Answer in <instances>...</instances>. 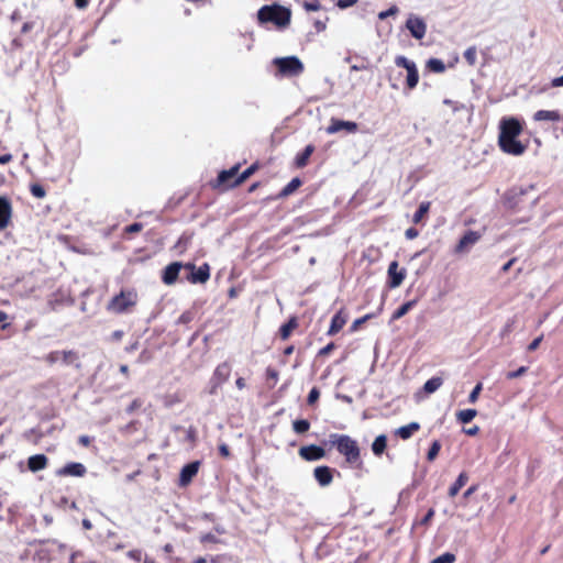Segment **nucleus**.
Instances as JSON below:
<instances>
[{
	"mask_svg": "<svg viewBox=\"0 0 563 563\" xmlns=\"http://www.w3.org/2000/svg\"><path fill=\"white\" fill-rule=\"evenodd\" d=\"M279 373L274 367L268 366L266 368V380L272 383V386H275L278 382Z\"/></svg>",
	"mask_w": 563,
	"mask_h": 563,
	"instance_id": "obj_43",
	"label": "nucleus"
},
{
	"mask_svg": "<svg viewBox=\"0 0 563 563\" xmlns=\"http://www.w3.org/2000/svg\"><path fill=\"white\" fill-rule=\"evenodd\" d=\"M418 234H419V232L415 228H409L405 232L406 238L409 239V240H412V239L417 238Z\"/></svg>",
	"mask_w": 563,
	"mask_h": 563,
	"instance_id": "obj_60",
	"label": "nucleus"
},
{
	"mask_svg": "<svg viewBox=\"0 0 563 563\" xmlns=\"http://www.w3.org/2000/svg\"><path fill=\"white\" fill-rule=\"evenodd\" d=\"M30 192L32 194V196L38 199H42L46 196L45 188L38 183H33L30 185Z\"/></svg>",
	"mask_w": 563,
	"mask_h": 563,
	"instance_id": "obj_41",
	"label": "nucleus"
},
{
	"mask_svg": "<svg viewBox=\"0 0 563 563\" xmlns=\"http://www.w3.org/2000/svg\"><path fill=\"white\" fill-rule=\"evenodd\" d=\"M417 302H418L417 299H412V300H409V301L402 303L399 308H397L393 312L391 321H396V320L402 318L404 316H406L417 305Z\"/></svg>",
	"mask_w": 563,
	"mask_h": 563,
	"instance_id": "obj_31",
	"label": "nucleus"
},
{
	"mask_svg": "<svg viewBox=\"0 0 563 563\" xmlns=\"http://www.w3.org/2000/svg\"><path fill=\"white\" fill-rule=\"evenodd\" d=\"M319 397H320L319 388L312 387L307 397L308 405H310V406L314 405L319 400Z\"/></svg>",
	"mask_w": 563,
	"mask_h": 563,
	"instance_id": "obj_44",
	"label": "nucleus"
},
{
	"mask_svg": "<svg viewBox=\"0 0 563 563\" xmlns=\"http://www.w3.org/2000/svg\"><path fill=\"white\" fill-rule=\"evenodd\" d=\"M455 561V555L452 553H444L437 559H434L431 563H453Z\"/></svg>",
	"mask_w": 563,
	"mask_h": 563,
	"instance_id": "obj_47",
	"label": "nucleus"
},
{
	"mask_svg": "<svg viewBox=\"0 0 563 563\" xmlns=\"http://www.w3.org/2000/svg\"><path fill=\"white\" fill-rule=\"evenodd\" d=\"M527 371H528V367H526V366H521V367H519L517 371L508 372V373L506 374V378H507V379H515V378H517V377H519V376H521V375L526 374V373H527Z\"/></svg>",
	"mask_w": 563,
	"mask_h": 563,
	"instance_id": "obj_50",
	"label": "nucleus"
},
{
	"mask_svg": "<svg viewBox=\"0 0 563 563\" xmlns=\"http://www.w3.org/2000/svg\"><path fill=\"white\" fill-rule=\"evenodd\" d=\"M191 238H192V234L183 233L179 236L177 243L175 244V249H177L180 254L186 252L188 246L191 243Z\"/></svg>",
	"mask_w": 563,
	"mask_h": 563,
	"instance_id": "obj_36",
	"label": "nucleus"
},
{
	"mask_svg": "<svg viewBox=\"0 0 563 563\" xmlns=\"http://www.w3.org/2000/svg\"><path fill=\"white\" fill-rule=\"evenodd\" d=\"M335 347L336 346H335L334 342H330L325 346H323L322 349H320L318 351L317 356L318 357H324V356L329 355L332 351H334Z\"/></svg>",
	"mask_w": 563,
	"mask_h": 563,
	"instance_id": "obj_49",
	"label": "nucleus"
},
{
	"mask_svg": "<svg viewBox=\"0 0 563 563\" xmlns=\"http://www.w3.org/2000/svg\"><path fill=\"white\" fill-rule=\"evenodd\" d=\"M240 168L241 164L238 163L229 169L221 170L218 174L217 179L211 183L212 188L232 189L240 186L260 169V163H253L241 174H239Z\"/></svg>",
	"mask_w": 563,
	"mask_h": 563,
	"instance_id": "obj_3",
	"label": "nucleus"
},
{
	"mask_svg": "<svg viewBox=\"0 0 563 563\" xmlns=\"http://www.w3.org/2000/svg\"><path fill=\"white\" fill-rule=\"evenodd\" d=\"M328 20H329V18H325L324 21H321V20L314 21L313 25L318 33L323 32L325 30Z\"/></svg>",
	"mask_w": 563,
	"mask_h": 563,
	"instance_id": "obj_54",
	"label": "nucleus"
},
{
	"mask_svg": "<svg viewBox=\"0 0 563 563\" xmlns=\"http://www.w3.org/2000/svg\"><path fill=\"white\" fill-rule=\"evenodd\" d=\"M533 120L536 122L548 121L556 123L562 120V115L559 110H538L533 114Z\"/></svg>",
	"mask_w": 563,
	"mask_h": 563,
	"instance_id": "obj_24",
	"label": "nucleus"
},
{
	"mask_svg": "<svg viewBox=\"0 0 563 563\" xmlns=\"http://www.w3.org/2000/svg\"><path fill=\"white\" fill-rule=\"evenodd\" d=\"M542 340H543V335H540V336L536 338V339H534V340H533V341L528 345V351H529V352L536 351V350L539 347V345H540V343L542 342Z\"/></svg>",
	"mask_w": 563,
	"mask_h": 563,
	"instance_id": "obj_55",
	"label": "nucleus"
},
{
	"mask_svg": "<svg viewBox=\"0 0 563 563\" xmlns=\"http://www.w3.org/2000/svg\"><path fill=\"white\" fill-rule=\"evenodd\" d=\"M552 87H563V75L556 78H553L551 81Z\"/></svg>",
	"mask_w": 563,
	"mask_h": 563,
	"instance_id": "obj_63",
	"label": "nucleus"
},
{
	"mask_svg": "<svg viewBox=\"0 0 563 563\" xmlns=\"http://www.w3.org/2000/svg\"><path fill=\"white\" fill-rule=\"evenodd\" d=\"M275 64L278 71L287 76H297L303 70L302 63L296 56L276 58Z\"/></svg>",
	"mask_w": 563,
	"mask_h": 563,
	"instance_id": "obj_8",
	"label": "nucleus"
},
{
	"mask_svg": "<svg viewBox=\"0 0 563 563\" xmlns=\"http://www.w3.org/2000/svg\"><path fill=\"white\" fill-rule=\"evenodd\" d=\"M347 319H349V314L347 312L345 311L344 308H341L331 319V323H330V327L328 329V332L327 334L330 335V336H333L335 335L336 333H339L343 328L344 325L346 324L347 322Z\"/></svg>",
	"mask_w": 563,
	"mask_h": 563,
	"instance_id": "obj_17",
	"label": "nucleus"
},
{
	"mask_svg": "<svg viewBox=\"0 0 563 563\" xmlns=\"http://www.w3.org/2000/svg\"><path fill=\"white\" fill-rule=\"evenodd\" d=\"M434 509L433 508H430L427 514L423 516V518L421 519L420 523L421 525H429V522L432 520V518L434 517Z\"/></svg>",
	"mask_w": 563,
	"mask_h": 563,
	"instance_id": "obj_52",
	"label": "nucleus"
},
{
	"mask_svg": "<svg viewBox=\"0 0 563 563\" xmlns=\"http://www.w3.org/2000/svg\"><path fill=\"white\" fill-rule=\"evenodd\" d=\"M196 312L194 310L184 311L177 319V324H188L195 319Z\"/></svg>",
	"mask_w": 563,
	"mask_h": 563,
	"instance_id": "obj_42",
	"label": "nucleus"
},
{
	"mask_svg": "<svg viewBox=\"0 0 563 563\" xmlns=\"http://www.w3.org/2000/svg\"><path fill=\"white\" fill-rule=\"evenodd\" d=\"M442 384L443 380L441 377H431L424 383L423 389L427 394H432L435 390H438L442 386Z\"/></svg>",
	"mask_w": 563,
	"mask_h": 563,
	"instance_id": "obj_35",
	"label": "nucleus"
},
{
	"mask_svg": "<svg viewBox=\"0 0 563 563\" xmlns=\"http://www.w3.org/2000/svg\"><path fill=\"white\" fill-rule=\"evenodd\" d=\"M313 476L322 487L328 486L333 481V470L327 465L317 466L313 470Z\"/></svg>",
	"mask_w": 563,
	"mask_h": 563,
	"instance_id": "obj_20",
	"label": "nucleus"
},
{
	"mask_svg": "<svg viewBox=\"0 0 563 563\" xmlns=\"http://www.w3.org/2000/svg\"><path fill=\"white\" fill-rule=\"evenodd\" d=\"M257 22L261 25L272 23L278 30L287 29L291 22V10L278 3L263 5L257 11Z\"/></svg>",
	"mask_w": 563,
	"mask_h": 563,
	"instance_id": "obj_4",
	"label": "nucleus"
},
{
	"mask_svg": "<svg viewBox=\"0 0 563 563\" xmlns=\"http://www.w3.org/2000/svg\"><path fill=\"white\" fill-rule=\"evenodd\" d=\"M483 389V384L482 383H477L476 386L473 388V390L471 391L470 396H468V401L471 404H475L478 399V396L481 394Z\"/></svg>",
	"mask_w": 563,
	"mask_h": 563,
	"instance_id": "obj_45",
	"label": "nucleus"
},
{
	"mask_svg": "<svg viewBox=\"0 0 563 563\" xmlns=\"http://www.w3.org/2000/svg\"><path fill=\"white\" fill-rule=\"evenodd\" d=\"M139 302V294L135 288L121 289L107 303V311L114 314L131 313Z\"/></svg>",
	"mask_w": 563,
	"mask_h": 563,
	"instance_id": "obj_6",
	"label": "nucleus"
},
{
	"mask_svg": "<svg viewBox=\"0 0 563 563\" xmlns=\"http://www.w3.org/2000/svg\"><path fill=\"white\" fill-rule=\"evenodd\" d=\"M477 416L476 409H463L456 412V419L461 423H468Z\"/></svg>",
	"mask_w": 563,
	"mask_h": 563,
	"instance_id": "obj_34",
	"label": "nucleus"
},
{
	"mask_svg": "<svg viewBox=\"0 0 563 563\" xmlns=\"http://www.w3.org/2000/svg\"><path fill=\"white\" fill-rule=\"evenodd\" d=\"M141 406H142V400H140V399H134V400L130 404V406L128 407L126 411H128L129 413H132V412H134L136 409H139Z\"/></svg>",
	"mask_w": 563,
	"mask_h": 563,
	"instance_id": "obj_57",
	"label": "nucleus"
},
{
	"mask_svg": "<svg viewBox=\"0 0 563 563\" xmlns=\"http://www.w3.org/2000/svg\"><path fill=\"white\" fill-rule=\"evenodd\" d=\"M302 8L306 10V11H319L321 10L322 5L319 1H305L302 3Z\"/></svg>",
	"mask_w": 563,
	"mask_h": 563,
	"instance_id": "obj_48",
	"label": "nucleus"
},
{
	"mask_svg": "<svg viewBox=\"0 0 563 563\" xmlns=\"http://www.w3.org/2000/svg\"><path fill=\"white\" fill-rule=\"evenodd\" d=\"M371 318H372V314H365V316L354 320L352 325H351V328H350V331L351 332H356L361 328V325L364 322H366L368 319H371Z\"/></svg>",
	"mask_w": 563,
	"mask_h": 563,
	"instance_id": "obj_46",
	"label": "nucleus"
},
{
	"mask_svg": "<svg viewBox=\"0 0 563 563\" xmlns=\"http://www.w3.org/2000/svg\"><path fill=\"white\" fill-rule=\"evenodd\" d=\"M78 442L79 444H81L82 446H89L90 445V442H91V439L88 437V435H80L78 438Z\"/></svg>",
	"mask_w": 563,
	"mask_h": 563,
	"instance_id": "obj_61",
	"label": "nucleus"
},
{
	"mask_svg": "<svg viewBox=\"0 0 563 563\" xmlns=\"http://www.w3.org/2000/svg\"><path fill=\"white\" fill-rule=\"evenodd\" d=\"M316 146L308 144L302 152L298 153L295 157L294 165L296 168H303L308 165L310 156L314 153Z\"/></svg>",
	"mask_w": 563,
	"mask_h": 563,
	"instance_id": "obj_26",
	"label": "nucleus"
},
{
	"mask_svg": "<svg viewBox=\"0 0 563 563\" xmlns=\"http://www.w3.org/2000/svg\"><path fill=\"white\" fill-rule=\"evenodd\" d=\"M479 239L481 234L477 231L468 230L455 245L454 252L456 254L468 252L470 249L479 241Z\"/></svg>",
	"mask_w": 563,
	"mask_h": 563,
	"instance_id": "obj_14",
	"label": "nucleus"
},
{
	"mask_svg": "<svg viewBox=\"0 0 563 563\" xmlns=\"http://www.w3.org/2000/svg\"><path fill=\"white\" fill-rule=\"evenodd\" d=\"M478 489V485L477 484H474L472 486H470L463 494V497L465 499L470 498L474 493H476Z\"/></svg>",
	"mask_w": 563,
	"mask_h": 563,
	"instance_id": "obj_59",
	"label": "nucleus"
},
{
	"mask_svg": "<svg viewBox=\"0 0 563 563\" xmlns=\"http://www.w3.org/2000/svg\"><path fill=\"white\" fill-rule=\"evenodd\" d=\"M427 68L432 73H443L445 70V65L441 59L430 58L427 62Z\"/></svg>",
	"mask_w": 563,
	"mask_h": 563,
	"instance_id": "obj_38",
	"label": "nucleus"
},
{
	"mask_svg": "<svg viewBox=\"0 0 563 563\" xmlns=\"http://www.w3.org/2000/svg\"><path fill=\"white\" fill-rule=\"evenodd\" d=\"M440 450H441V443H440V441H439V440H434V441L431 443V445H430V448H429V451H428V453H427V460H428L429 462L434 461V460L437 459V456H438V454H439Z\"/></svg>",
	"mask_w": 563,
	"mask_h": 563,
	"instance_id": "obj_40",
	"label": "nucleus"
},
{
	"mask_svg": "<svg viewBox=\"0 0 563 563\" xmlns=\"http://www.w3.org/2000/svg\"><path fill=\"white\" fill-rule=\"evenodd\" d=\"M398 12V8L396 5H393L391 8H389L388 10L386 11H383L378 14V18L380 20H384L386 19L387 16L389 15H393V14H396Z\"/></svg>",
	"mask_w": 563,
	"mask_h": 563,
	"instance_id": "obj_53",
	"label": "nucleus"
},
{
	"mask_svg": "<svg viewBox=\"0 0 563 563\" xmlns=\"http://www.w3.org/2000/svg\"><path fill=\"white\" fill-rule=\"evenodd\" d=\"M465 62L470 66H475L477 62V49L475 46H470L463 54Z\"/></svg>",
	"mask_w": 563,
	"mask_h": 563,
	"instance_id": "obj_39",
	"label": "nucleus"
},
{
	"mask_svg": "<svg viewBox=\"0 0 563 563\" xmlns=\"http://www.w3.org/2000/svg\"><path fill=\"white\" fill-rule=\"evenodd\" d=\"M517 261L516 257H512L510 258L503 267H501V271L504 273L508 272L510 269V267L515 264V262Z\"/></svg>",
	"mask_w": 563,
	"mask_h": 563,
	"instance_id": "obj_64",
	"label": "nucleus"
},
{
	"mask_svg": "<svg viewBox=\"0 0 563 563\" xmlns=\"http://www.w3.org/2000/svg\"><path fill=\"white\" fill-rule=\"evenodd\" d=\"M406 27L416 40H422L427 33V24L420 16L410 14Z\"/></svg>",
	"mask_w": 563,
	"mask_h": 563,
	"instance_id": "obj_12",
	"label": "nucleus"
},
{
	"mask_svg": "<svg viewBox=\"0 0 563 563\" xmlns=\"http://www.w3.org/2000/svg\"><path fill=\"white\" fill-rule=\"evenodd\" d=\"M45 361L53 365L57 362H62L65 365H75L77 368L80 367L79 364V354L77 351L68 350V351H52L45 356Z\"/></svg>",
	"mask_w": 563,
	"mask_h": 563,
	"instance_id": "obj_7",
	"label": "nucleus"
},
{
	"mask_svg": "<svg viewBox=\"0 0 563 563\" xmlns=\"http://www.w3.org/2000/svg\"><path fill=\"white\" fill-rule=\"evenodd\" d=\"M86 472L87 468L84 464L78 462H71L66 464L62 470H59L58 474L63 476L81 477L86 474Z\"/></svg>",
	"mask_w": 563,
	"mask_h": 563,
	"instance_id": "obj_23",
	"label": "nucleus"
},
{
	"mask_svg": "<svg viewBox=\"0 0 563 563\" xmlns=\"http://www.w3.org/2000/svg\"><path fill=\"white\" fill-rule=\"evenodd\" d=\"M13 207L11 199L5 195H0V231L11 224Z\"/></svg>",
	"mask_w": 563,
	"mask_h": 563,
	"instance_id": "obj_13",
	"label": "nucleus"
},
{
	"mask_svg": "<svg viewBox=\"0 0 563 563\" xmlns=\"http://www.w3.org/2000/svg\"><path fill=\"white\" fill-rule=\"evenodd\" d=\"M199 470V462H191L186 464L181 471L179 476V483L181 486L188 485L191 479L197 475Z\"/></svg>",
	"mask_w": 563,
	"mask_h": 563,
	"instance_id": "obj_22",
	"label": "nucleus"
},
{
	"mask_svg": "<svg viewBox=\"0 0 563 563\" xmlns=\"http://www.w3.org/2000/svg\"><path fill=\"white\" fill-rule=\"evenodd\" d=\"M523 128L522 123L514 117L503 118L499 123L498 146L508 155L521 156L528 148V143L518 140Z\"/></svg>",
	"mask_w": 563,
	"mask_h": 563,
	"instance_id": "obj_1",
	"label": "nucleus"
},
{
	"mask_svg": "<svg viewBox=\"0 0 563 563\" xmlns=\"http://www.w3.org/2000/svg\"><path fill=\"white\" fill-rule=\"evenodd\" d=\"M536 190L534 185H516L508 189L504 196V206L508 209H521L523 206L530 203L534 205L538 198H531L530 194Z\"/></svg>",
	"mask_w": 563,
	"mask_h": 563,
	"instance_id": "obj_5",
	"label": "nucleus"
},
{
	"mask_svg": "<svg viewBox=\"0 0 563 563\" xmlns=\"http://www.w3.org/2000/svg\"><path fill=\"white\" fill-rule=\"evenodd\" d=\"M358 129V125L352 121H343L339 119L332 118L330 120V124L327 128V132L329 134L338 133L342 130H345L349 133H355Z\"/></svg>",
	"mask_w": 563,
	"mask_h": 563,
	"instance_id": "obj_18",
	"label": "nucleus"
},
{
	"mask_svg": "<svg viewBox=\"0 0 563 563\" xmlns=\"http://www.w3.org/2000/svg\"><path fill=\"white\" fill-rule=\"evenodd\" d=\"M467 481H468L467 473L466 472L460 473V475L457 476L456 481L449 488V492H448L449 496L451 498L455 497L459 494V492L461 490V488L463 486H465Z\"/></svg>",
	"mask_w": 563,
	"mask_h": 563,
	"instance_id": "obj_30",
	"label": "nucleus"
},
{
	"mask_svg": "<svg viewBox=\"0 0 563 563\" xmlns=\"http://www.w3.org/2000/svg\"><path fill=\"white\" fill-rule=\"evenodd\" d=\"M219 453L224 459H228L231 455L230 449L225 443L219 445Z\"/></svg>",
	"mask_w": 563,
	"mask_h": 563,
	"instance_id": "obj_56",
	"label": "nucleus"
},
{
	"mask_svg": "<svg viewBox=\"0 0 563 563\" xmlns=\"http://www.w3.org/2000/svg\"><path fill=\"white\" fill-rule=\"evenodd\" d=\"M142 229H143V224H142V223H140V222H134V223H132V224H130V225L125 227L124 232H125V233H130V234H132V233H137V232H140Z\"/></svg>",
	"mask_w": 563,
	"mask_h": 563,
	"instance_id": "obj_51",
	"label": "nucleus"
},
{
	"mask_svg": "<svg viewBox=\"0 0 563 563\" xmlns=\"http://www.w3.org/2000/svg\"><path fill=\"white\" fill-rule=\"evenodd\" d=\"M356 2L357 0H338V7L341 9H345L354 5Z\"/></svg>",
	"mask_w": 563,
	"mask_h": 563,
	"instance_id": "obj_58",
	"label": "nucleus"
},
{
	"mask_svg": "<svg viewBox=\"0 0 563 563\" xmlns=\"http://www.w3.org/2000/svg\"><path fill=\"white\" fill-rule=\"evenodd\" d=\"M12 155L10 153L0 154V164H8L12 161Z\"/></svg>",
	"mask_w": 563,
	"mask_h": 563,
	"instance_id": "obj_62",
	"label": "nucleus"
},
{
	"mask_svg": "<svg viewBox=\"0 0 563 563\" xmlns=\"http://www.w3.org/2000/svg\"><path fill=\"white\" fill-rule=\"evenodd\" d=\"M298 453L302 460L308 462L318 461L325 456V450L316 444L301 446Z\"/></svg>",
	"mask_w": 563,
	"mask_h": 563,
	"instance_id": "obj_16",
	"label": "nucleus"
},
{
	"mask_svg": "<svg viewBox=\"0 0 563 563\" xmlns=\"http://www.w3.org/2000/svg\"><path fill=\"white\" fill-rule=\"evenodd\" d=\"M430 207H431V202L430 201H423L420 203L418 210L415 212L413 217H412V222L415 224H418L422 221V219L427 216V213L429 212L430 210Z\"/></svg>",
	"mask_w": 563,
	"mask_h": 563,
	"instance_id": "obj_33",
	"label": "nucleus"
},
{
	"mask_svg": "<svg viewBox=\"0 0 563 563\" xmlns=\"http://www.w3.org/2000/svg\"><path fill=\"white\" fill-rule=\"evenodd\" d=\"M75 302L70 291L67 289H57L48 296L47 306L52 311H58L65 307H70Z\"/></svg>",
	"mask_w": 563,
	"mask_h": 563,
	"instance_id": "obj_9",
	"label": "nucleus"
},
{
	"mask_svg": "<svg viewBox=\"0 0 563 563\" xmlns=\"http://www.w3.org/2000/svg\"><path fill=\"white\" fill-rule=\"evenodd\" d=\"M48 465V459L44 454H35L29 457L27 467L31 472H38L46 468Z\"/></svg>",
	"mask_w": 563,
	"mask_h": 563,
	"instance_id": "obj_27",
	"label": "nucleus"
},
{
	"mask_svg": "<svg viewBox=\"0 0 563 563\" xmlns=\"http://www.w3.org/2000/svg\"><path fill=\"white\" fill-rule=\"evenodd\" d=\"M231 371H232V368H231V365L229 362L220 363L216 367L213 375H212V380L214 382L216 386H220L223 383H225L231 375Z\"/></svg>",
	"mask_w": 563,
	"mask_h": 563,
	"instance_id": "obj_21",
	"label": "nucleus"
},
{
	"mask_svg": "<svg viewBox=\"0 0 563 563\" xmlns=\"http://www.w3.org/2000/svg\"><path fill=\"white\" fill-rule=\"evenodd\" d=\"M387 448V437L385 434H380L375 438L372 444V451L374 455L380 456Z\"/></svg>",
	"mask_w": 563,
	"mask_h": 563,
	"instance_id": "obj_32",
	"label": "nucleus"
},
{
	"mask_svg": "<svg viewBox=\"0 0 563 563\" xmlns=\"http://www.w3.org/2000/svg\"><path fill=\"white\" fill-rule=\"evenodd\" d=\"M395 64L407 70L406 85L409 90L415 89L419 81V73L416 64L402 55L395 57Z\"/></svg>",
	"mask_w": 563,
	"mask_h": 563,
	"instance_id": "obj_11",
	"label": "nucleus"
},
{
	"mask_svg": "<svg viewBox=\"0 0 563 563\" xmlns=\"http://www.w3.org/2000/svg\"><path fill=\"white\" fill-rule=\"evenodd\" d=\"M310 429V422L306 419L292 421V430L297 434H303Z\"/></svg>",
	"mask_w": 563,
	"mask_h": 563,
	"instance_id": "obj_37",
	"label": "nucleus"
},
{
	"mask_svg": "<svg viewBox=\"0 0 563 563\" xmlns=\"http://www.w3.org/2000/svg\"><path fill=\"white\" fill-rule=\"evenodd\" d=\"M184 269L189 272L186 279L190 284H205L210 278V266L207 263L199 267H196L194 263H185Z\"/></svg>",
	"mask_w": 563,
	"mask_h": 563,
	"instance_id": "obj_10",
	"label": "nucleus"
},
{
	"mask_svg": "<svg viewBox=\"0 0 563 563\" xmlns=\"http://www.w3.org/2000/svg\"><path fill=\"white\" fill-rule=\"evenodd\" d=\"M387 275L389 288H397L402 284L404 279L406 278V269L399 268L398 262L393 261L388 266Z\"/></svg>",
	"mask_w": 563,
	"mask_h": 563,
	"instance_id": "obj_15",
	"label": "nucleus"
},
{
	"mask_svg": "<svg viewBox=\"0 0 563 563\" xmlns=\"http://www.w3.org/2000/svg\"><path fill=\"white\" fill-rule=\"evenodd\" d=\"M302 185V181L300 178L295 177L292 178L275 197V199H282L290 196L294 194L300 186Z\"/></svg>",
	"mask_w": 563,
	"mask_h": 563,
	"instance_id": "obj_29",
	"label": "nucleus"
},
{
	"mask_svg": "<svg viewBox=\"0 0 563 563\" xmlns=\"http://www.w3.org/2000/svg\"><path fill=\"white\" fill-rule=\"evenodd\" d=\"M419 430L420 424L418 422H410L409 424L399 427L398 429L395 430L394 433L401 440H408Z\"/></svg>",
	"mask_w": 563,
	"mask_h": 563,
	"instance_id": "obj_28",
	"label": "nucleus"
},
{
	"mask_svg": "<svg viewBox=\"0 0 563 563\" xmlns=\"http://www.w3.org/2000/svg\"><path fill=\"white\" fill-rule=\"evenodd\" d=\"M299 327V321L296 316H292L288 321L280 325L278 330V336L286 341L290 338L291 333Z\"/></svg>",
	"mask_w": 563,
	"mask_h": 563,
	"instance_id": "obj_25",
	"label": "nucleus"
},
{
	"mask_svg": "<svg viewBox=\"0 0 563 563\" xmlns=\"http://www.w3.org/2000/svg\"><path fill=\"white\" fill-rule=\"evenodd\" d=\"M331 446L344 456L345 463L353 468H363L361 449L356 440L347 434L331 433L328 440Z\"/></svg>",
	"mask_w": 563,
	"mask_h": 563,
	"instance_id": "obj_2",
	"label": "nucleus"
},
{
	"mask_svg": "<svg viewBox=\"0 0 563 563\" xmlns=\"http://www.w3.org/2000/svg\"><path fill=\"white\" fill-rule=\"evenodd\" d=\"M184 265L181 262H173L169 265H167L162 274V280L165 285H173L177 282L180 269L184 268Z\"/></svg>",
	"mask_w": 563,
	"mask_h": 563,
	"instance_id": "obj_19",
	"label": "nucleus"
}]
</instances>
